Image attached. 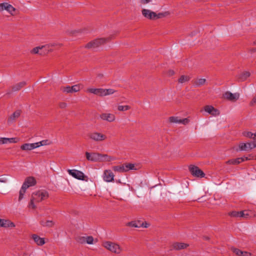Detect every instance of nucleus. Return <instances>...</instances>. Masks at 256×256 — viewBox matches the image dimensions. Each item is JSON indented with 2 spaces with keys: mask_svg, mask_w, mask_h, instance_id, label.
I'll use <instances>...</instances> for the list:
<instances>
[{
  "mask_svg": "<svg viewBox=\"0 0 256 256\" xmlns=\"http://www.w3.org/2000/svg\"><path fill=\"white\" fill-rule=\"evenodd\" d=\"M48 197V192L44 190H40L34 192L32 194L28 207L34 210L36 208V204L46 200Z\"/></svg>",
  "mask_w": 256,
  "mask_h": 256,
  "instance_id": "f257e3e1",
  "label": "nucleus"
},
{
  "mask_svg": "<svg viewBox=\"0 0 256 256\" xmlns=\"http://www.w3.org/2000/svg\"><path fill=\"white\" fill-rule=\"evenodd\" d=\"M102 246L112 253L118 254H120L123 250L118 244L110 241L104 242Z\"/></svg>",
  "mask_w": 256,
  "mask_h": 256,
  "instance_id": "f03ea898",
  "label": "nucleus"
},
{
  "mask_svg": "<svg viewBox=\"0 0 256 256\" xmlns=\"http://www.w3.org/2000/svg\"><path fill=\"white\" fill-rule=\"evenodd\" d=\"M110 38H100L93 40L88 43L85 48H95L102 45L110 40Z\"/></svg>",
  "mask_w": 256,
  "mask_h": 256,
  "instance_id": "7ed1b4c3",
  "label": "nucleus"
},
{
  "mask_svg": "<svg viewBox=\"0 0 256 256\" xmlns=\"http://www.w3.org/2000/svg\"><path fill=\"white\" fill-rule=\"evenodd\" d=\"M83 88V85L81 84H75L72 86H62L60 88V90L65 94L74 93L79 92L81 89Z\"/></svg>",
  "mask_w": 256,
  "mask_h": 256,
  "instance_id": "20e7f679",
  "label": "nucleus"
},
{
  "mask_svg": "<svg viewBox=\"0 0 256 256\" xmlns=\"http://www.w3.org/2000/svg\"><path fill=\"white\" fill-rule=\"evenodd\" d=\"M50 45H45L41 46H37L34 48L30 50V53L32 54H39L40 55H44L47 54L51 49H50Z\"/></svg>",
  "mask_w": 256,
  "mask_h": 256,
  "instance_id": "39448f33",
  "label": "nucleus"
},
{
  "mask_svg": "<svg viewBox=\"0 0 256 256\" xmlns=\"http://www.w3.org/2000/svg\"><path fill=\"white\" fill-rule=\"evenodd\" d=\"M88 136L96 142L104 141L107 139V136L106 134L98 132H91L88 134Z\"/></svg>",
  "mask_w": 256,
  "mask_h": 256,
  "instance_id": "423d86ee",
  "label": "nucleus"
},
{
  "mask_svg": "<svg viewBox=\"0 0 256 256\" xmlns=\"http://www.w3.org/2000/svg\"><path fill=\"white\" fill-rule=\"evenodd\" d=\"M189 170L192 176L198 178H204L205 176L204 173L198 166H190Z\"/></svg>",
  "mask_w": 256,
  "mask_h": 256,
  "instance_id": "0eeeda50",
  "label": "nucleus"
},
{
  "mask_svg": "<svg viewBox=\"0 0 256 256\" xmlns=\"http://www.w3.org/2000/svg\"><path fill=\"white\" fill-rule=\"evenodd\" d=\"M68 172L69 174L75 178L80 180H84L85 177L84 174L80 170H68Z\"/></svg>",
  "mask_w": 256,
  "mask_h": 256,
  "instance_id": "6e6552de",
  "label": "nucleus"
},
{
  "mask_svg": "<svg viewBox=\"0 0 256 256\" xmlns=\"http://www.w3.org/2000/svg\"><path fill=\"white\" fill-rule=\"evenodd\" d=\"M223 97L227 100L236 102L238 99L240 94L238 93L232 94L230 92H226L224 94Z\"/></svg>",
  "mask_w": 256,
  "mask_h": 256,
  "instance_id": "1a4fd4ad",
  "label": "nucleus"
},
{
  "mask_svg": "<svg viewBox=\"0 0 256 256\" xmlns=\"http://www.w3.org/2000/svg\"><path fill=\"white\" fill-rule=\"evenodd\" d=\"M86 158L88 160L92 162H99L100 154L97 152L90 153L88 152H86Z\"/></svg>",
  "mask_w": 256,
  "mask_h": 256,
  "instance_id": "9d476101",
  "label": "nucleus"
},
{
  "mask_svg": "<svg viewBox=\"0 0 256 256\" xmlns=\"http://www.w3.org/2000/svg\"><path fill=\"white\" fill-rule=\"evenodd\" d=\"M114 175L112 170H105L104 172L103 179L106 182H112L114 180Z\"/></svg>",
  "mask_w": 256,
  "mask_h": 256,
  "instance_id": "9b49d317",
  "label": "nucleus"
},
{
  "mask_svg": "<svg viewBox=\"0 0 256 256\" xmlns=\"http://www.w3.org/2000/svg\"><path fill=\"white\" fill-rule=\"evenodd\" d=\"M142 14L146 18L154 20H156V13L148 9H143L142 10Z\"/></svg>",
  "mask_w": 256,
  "mask_h": 256,
  "instance_id": "f8f14e48",
  "label": "nucleus"
},
{
  "mask_svg": "<svg viewBox=\"0 0 256 256\" xmlns=\"http://www.w3.org/2000/svg\"><path fill=\"white\" fill-rule=\"evenodd\" d=\"M250 158H248L246 156H243L241 158H238L235 159H231L228 160L226 162V164H233V165H236L238 164L245 160H250Z\"/></svg>",
  "mask_w": 256,
  "mask_h": 256,
  "instance_id": "ddd939ff",
  "label": "nucleus"
},
{
  "mask_svg": "<svg viewBox=\"0 0 256 256\" xmlns=\"http://www.w3.org/2000/svg\"><path fill=\"white\" fill-rule=\"evenodd\" d=\"M204 110L213 116H218L220 114L219 110L212 106L207 105L204 108Z\"/></svg>",
  "mask_w": 256,
  "mask_h": 256,
  "instance_id": "4468645a",
  "label": "nucleus"
},
{
  "mask_svg": "<svg viewBox=\"0 0 256 256\" xmlns=\"http://www.w3.org/2000/svg\"><path fill=\"white\" fill-rule=\"evenodd\" d=\"M36 184V180L34 177L30 176L27 178L23 183L22 186L26 188H28L30 186H34Z\"/></svg>",
  "mask_w": 256,
  "mask_h": 256,
  "instance_id": "2eb2a0df",
  "label": "nucleus"
},
{
  "mask_svg": "<svg viewBox=\"0 0 256 256\" xmlns=\"http://www.w3.org/2000/svg\"><path fill=\"white\" fill-rule=\"evenodd\" d=\"M100 117L102 120L108 122H112L116 120L115 116L110 113H102L100 114Z\"/></svg>",
  "mask_w": 256,
  "mask_h": 256,
  "instance_id": "dca6fc26",
  "label": "nucleus"
},
{
  "mask_svg": "<svg viewBox=\"0 0 256 256\" xmlns=\"http://www.w3.org/2000/svg\"><path fill=\"white\" fill-rule=\"evenodd\" d=\"M1 220L0 222V227L4 228H14L16 226L15 224L12 222L11 220L8 219H2L1 218Z\"/></svg>",
  "mask_w": 256,
  "mask_h": 256,
  "instance_id": "f3484780",
  "label": "nucleus"
},
{
  "mask_svg": "<svg viewBox=\"0 0 256 256\" xmlns=\"http://www.w3.org/2000/svg\"><path fill=\"white\" fill-rule=\"evenodd\" d=\"M188 244L183 242H174L170 246V250H180L186 248Z\"/></svg>",
  "mask_w": 256,
  "mask_h": 256,
  "instance_id": "a211bd4d",
  "label": "nucleus"
},
{
  "mask_svg": "<svg viewBox=\"0 0 256 256\" xmlns=\"http://www.w3.org/2000/svg\"><path fill=\"white\" fill-rule=\"evenodd\" d=\"M126 225L129 226L134 227V228H140V227H144L147 228V224H144V222H140L139 221H132L128 222Z\"/></svg>",
  "mask_w": 256,
  "mask_h": 256,
  "instance_id": "6ab92c4d",
  "label": "nucleus"
},
{
  "mask_svg": "<svg viewBox=\"0 0 256 256\" xmlns=\"http://www.w3.org/2000/svg\"><path fill=\"white\" fill-rule=\"evenodd\" d=\"M38 148L37 144L36 143H26L21 146L20 148L24 150H30Z\"/></svg>",
  "mask_w": 256,
  "mask_h": 256,
  "instance_id": "aec40b11",
  "label": "nucleus"
},
{
  "mask_svg": "<svg viewBox=\"0 0 256 256\" xmlns=\"http://www.w3.org/2000/svg\"><path fill=\"white\" fill-rule=\"evenodd\" d=\"M231 250L238 256H250V254L247 252L242 251L238 248H232Z\"/></svg>",
  "mask_w": 256,
  "mask_h": 256,
  "instance_id": "412c9836",
  "label": "nucleus"
},
{
  "mask_svg": "<svg viewBox=\"0 0 256 256\" xmlns=\"http://www.w3.org/2000/svg\"><path fill=\"white\" fill-rule=\"evenodd\" d=\"M239 148L241 150L248 151L252 149V142H241L239 144Z\"/></svg>",
  "mask_w": 256,
  "mask_h": 256,
  "instance_id": "4be33fe9",
  "label": "nucleus"
},
{
  "mask_svg": "<svg viewBox=\"0 0 256 256\" xmlns=\"http://www.w3.org/2000/svg\"><path fill=\"white\" fill-rule=\"evenodd\" d=\"M32 238L34 242L38 246H42L45 244V241L44 238H40L39 236L36 234L32 235Z\"/></svg>",
  "mask_w": 256,
  "mask_h": 256,
  "instance_id": "5701e85b",
  "label": "nucleus"
},
{
  "mask_svg": "<svg viewBox=\"0 0 256 256\" xmlns=\"http://www.w3.org/2000/svg\"><path fill=\"white\" fill-rule=\"evenodd\" d=\"M86 92L92 93L102 96V88H89L86 89Z\"/></svg>",
  "mask_w": 256,
  "mask_h": 256,
  "instance_id": "b1692460",
  "label": "nucleus"
},
{
  "mask_svg": "<svg viewBox=\"0 0 256 256\" xmlns=\"http://www.w3.org/2000/svg\"><path fill=\"white\" fill-rule=\"evenodd\" d=\"M21 111L20 110L14 112L8 118V122H12L18 118L20 115Z\"/></svg>",
  "mask_w": 256,
  "mask_h": 256,
  "instance_id": "393cba45",
  "label": "nucleus"
},
{
  "mask_svg": "<svg viewBox=\"0 0 256 256\" xmlns=\"http://www.w3.org/2000/svg\"><path fill=\"white\" fill-rule=\"evenodd\" d=\"M250 75L248 72H244L238 74V78L240 82L245 81Z\"/></svg>",
  "mask_w": 256,
  "mask_h": 256,
  "instance_id": "a878e982",
  "label": "nucleus"
},
{
  "mask_svg": "<svg viewBox=\"0 0 256 256\" xmlns=\"http://www.w3.org/2000/svg\"><path fill=\"white\" fill-rule=\"evenodd\" d=\"M99 162H110L114 160V158L108 154H100Z\"/></svg>",
  "mask_w": 256,
  "mask_h": 256,
  "instance_id": "bb28decb",
  "label": "nucleus"
},
{
  "mask_svg": "<svg viewBox=\"0 0 256 256\" xmlns=\"http://www.w3.org/2000/svg\"><path fill=\"white\" fill-rule=\"evenodd\" d=\"M26 82H18L15 85H14L12 87V90L14 92L18 91L20 90L22 88H23L24 86H26Z\"/></svg>",
  "mask_w": 256,
  "mask_h": 256,
  "instance_id": "cd10ccee",
  "label": "nucleus"
},
{
  "mask_svg": "<svg viewBox=\"0 0 256 256\" xmlns=\"http://www.w3.org/2000/svg\"><path fill=\"white\" fill-rule=\"evenodd\" d=\"M6 11L12 16H14L17 14L18 10L12 5L8 4Z\"/></svg>",
  "mask_w": 256,
  "mask_h": 256,
  "instance_id": "c85d7f7f",
  "label": "nucleus"
},
{
  "mask_svg": "<svg viewBox=\"0 0 256 256\" xmlns=\"http://www.w3.org/2000/svg\"><path fill=\"white\" fill-rule=\"evenodd\" d=\"M40 224L43 226L52 228L54 226V222L52 220H43L40 222Z\"/></svg>",
  "mask_w": 256,
  "mask_h": 256,
  "instance_id": "c756f323",
  "label": "nucleus"
},
{
  "mask_svg": "<svg viewBox=\"0 0 256 256\" xmlns=\"http://www.w3.org/2000/svg\"><path fill=\"white\" fill-rule=\"evenodd\" d=\"M116 91L112 88H102V96L114 94Z\"/></svg>",
  "mask_w": 256,
  "mask_h": 256,
  "instance_id": "7c9ffc66",
  "label": "nucleus"
},
{
  "mask_svg": "<svg viewBox=\"0 0 256 256\" xmlns=\"http://www.w3.org/2000/svg\"><path fill=\"white\" fill-rule=\"evenodd\" d=\"M2 143L5 144L7 143H16L18 142L16 138H2Z\"/></svg>",
  "mask_w": 256,
  "mask_h": 256,
  "instance_id": "2f4dec72",
  "label": "nucleus"
},
{
  "mask_svg": "<svg viewBox=\"0 0 256 256\" xmlns=\"http://www.w3.org/2000/svg\"><path fill=\"white\" fill-rule=\"evenodd\" d=\"M112 170L114 172H126V170L124 169V164L120 165V166H114L112 167Z\"/></svg>",
  "mask_w": 256,
  "mask_h": 256,
  "instance_id": "473e14b6",
  "label": "nucleus"
},
{
  "mask_svg": "<svg viewBox=\"0 0 256 256\" xmlns=\"http://www.w3.org/2000/svg\"><path fill=\"white\" fill-rule=\"evenodd\" d=\"M250 216V212L248 210H244L240 212L239 218L246 219Z\"/></svg>",
  "mask_w": 256,
  "mask_h": 256,
  "instance_id": "72a5a7b5",
  "label": "nucleus"
},
{
  "mask_svg": "<svg viewBox=\"0 0 256 256\" xmlns=\"http://www.w3.org/2000/svg\"><path fill=\"white\" fill-rule=\"evenodd\" d=\"M206 82L204 78H198L194 80V84L196 86H200L204 85Z\"/></svg>",
  "mask_w": 256,
  "mask_h": 256,
  "instance_id": "f704fd0d",
  "label": "nucleus"
},
{
  "mask_svg": "<svg viewBox=\"0 0 256 256\" xmlns=\"http://www.w3.org/2000/svg\"><path fill=\"white\" fill-rule=\"evenodd\" d=\"M124 169L126 170V172L128 171L131 170H136L135 166L133 164L130 163H126L124 164Z\"/></svg>",
  "mask_w": 256,
  "mask_h": 256,
  "instance_id": "c9c22d12",
  "label": "nucleus"
},
{
  "mask_svg": "<svg viewBox=\"0 0 256 256\" xmlns=\"http://www.w3.org/2000/svg\"><path fill=\"white\" fill-rule=\"evenodd\" d=\"M26 188H24L23 186H22L20 192H19V196H18V201H21L23 198L24 196L26 193Z\"/></svg>",
  "mask_w": 256,
  "mask_h": 256,
  "instance_id": "e433bc0d",
  "label": "nucleus"
},
{
  "mask_svg": "<svg viewBox=\"0 0 256 256\" xmlns=\"http://www.w3.org/2000/svg\"><path fill=\"white\" fill-rule=\"evenodd\" d=\"M190 80V77L188 76H181L178 79V82L180 83H184L185 82H188Z\"/></svg>",
  "mask_w": 256,
  "mask_h": 256,
  "instance_id": "4c0bfd02",
  "label": "nucleus"
},
{
  "mask_svg": "<svg viewBox=\"0 0 256 256\" xmlns=\"http://www.w3.org/2000/svg\"><path fill=\"white\" fill-rule=\"evenodd\" d=\"M169 121L171 123L180 124V119L177 116H170L169 118Z\"/></svg>",
  "mask_w": 256,
  "mask_h": 256,
  "instance_id": "58836bf2",
  "label": "nucleus"
},
{
  "mask_svg": "<svg viewBox=\"0 0 256 256\" xmlns=\"http://www.w3.org/2000/svg\"><path fill=\"white\" fill-rule=\"evenodd\" d=\"M170 13L168 12H160L158 14H156V20L158 18H160L164 17H166L168 16Z\"/></svg>",
  "mask_w": 256,
  "mask_h": 256,
  "instance_id": "ea45409f",
  "label": "nucleus"
},
{
  "mask_svg": "<svg viewBox=\"0 0 256 256\" xmlns=\"http://www.w3.org/2000/svg\"><path fill=\"white\" fill-rule=\"evenodd\" d=\"M130 108V106L128 105L126 106H118V110L119 111H126Z\"/></svg>",
  "mask_w": 256,
  "mask_h": 256,
  "instance_id": "a19ab883",
  "label": "nucleus"
},
{
  "mask_svg": "<svg viewBox=\"0 0 256 256\" xmlns=\"http://www.w3.org/2000/svg\"><path fill=\"white\" fill-rule=\"evenodd\" d=\"M36 144H37L38 148V147H40V146H46V145H48V144H50L48 140H42L40 142H36Z\"/></svg>",
  "mask_w": 256,
  "mask_h": 256,
  "instance_id": "79ce46f5",
  "label": "nucleus"
},
{
  "mask_svg": "<svg viewBox=\"0 0 256 256\" xmlns=\"http://www.w3.org/2000/svg\"><path fill=\"white\" fill-rule=\"evenodd\" d=\"M8 4L7 2H3L0 4V12H2L4 10H6L8 8Z\"/></svg>",
  "mask_w": 256,
  "mask_h": 256,
  "instance_id": "37998d69",
  "label": "nucleus"
},
{
  "mask_svg": "<svg viewBox=\"0 0 256 256\" xmlns=\"http://www.w3.org/2000/svg\"><path fill=\"white\" fill-rule=\"evenodd\" d=\"M76 241L80 244L86 243V236H78Z\"/></svg>",
  "mask_w": 256,
  "mask_h": 256,
  "instance_id": "c03bdc74",
  "label": "nucleus"
},
{
  "mask_svg": "<svg viewBox=\"0 0 256 256\" xmlns=\"http://www.w3.org/2000/svg\"><path fill=\"white\" fill-rule=\"evenodd\" d=\"M228 215L234 218H239L240 212L232 211L228 213Z\"/></svg>",
  "mask_w": 256,
  "mask_h": 256,
  "instance_id": "a18cd8bd",
  "label": "nucleus"
},
{
  "mask_svg": "<svg viewBox=\"0 0 256 256\" xmlns=\"http://www.w3.org/2000/svg\"><path fill=\"white\" fill-rule=\"evenodd\" d=\"M94 242V238L92 236H86V243L88 244H92Z\"/></svg>",
  "mask_w": 256,
  "mask_h": 256,
  "instance_id": "49530a36",
  "label": "nucleus"
},
{
  "mask_svg": "<svg viewBox=\"0 0 256 256\" xmlns=\"http://www.w3.org/2000/svg\"><path fill=\"white\" fill-rule=\"evenodd\" d=\"M243 134L244 136H245L246 137L252 138L254 140V134H253L251 132H244L243 133Z\"/></svg>",
  "mask_w": 256,
  "mask_h": 256,
  "instance_id": "de8ad7c7",
  "label": "nucleus"
},
{
  "mask_svg": "<svg viewBox=\"0 0 256 256\" xmlns=\"http://www.w3.org/2000/svg\"><path fill=\"white\" fill-rule=\"evenodd\" d=\"M190 120L188 118H185L184 119H180V124H186L189 122Z\"/></svg>",
  "mask_w": 256,
  "mask_h": 256,
  "instance_id": "09e8293b",
  "label": "nucleus"
},
{
  "mask_svg": "<svg viewBox=\"0 0 256 256\" xmlns=\"http://www.w3.org/2000/svg\"><path fill=\"white\" fill-rule=\"evenodd\" d=\"M8 181L6 178L5 177L3 176H2L1 177H0V182H6Z\"/></svg>",
  "mask_w": 256,
  "mask_h": 256,
  "instance_id": "8fccbe9b",
  "label": "nucleus"
},
{
  "mask_svg": "<svg viewBox=\"0 0 256 256\" xmlns=\"http://www.w3.org/2000/svg\"><path fill=\"white\" fill-rule=\"evenodd\" d=\"M174 74V72L173 70H169L168 72V75L170 76H173Z\"/></svg>",
  "mask_w": 256,
  "mask_h": 256,
  "instance_id": "3c124183",
  "label": "nucleus"
},
{
  "mask_svg": "<svg viewBox=\"0 0 256 256\" xmlns=\"http://www.w3.org/2000/svg\"><path fill=\"white\" fill-rule=\"evenodd\" d=\"M60 107L62 108H65L66 106V104L65 102H61L60 104Z\"/></svg>",
  "mask_w": 256,
  "mask_h": 256,
  "instance_id": "603ef678",
  "label": "nucleus"
},
{
  "mask_svg": "<svg viewBox=\"0 0 256 256\" xmlns=\"http://www.w3.org/2000/svg\"><path fill=\"white\" fill-rule=\"evenodd\" d=\"M151 0H140V2L142 4H145L150 2Z\"/></svg>",
  "mask_w": 256,
  "mask_h": 256,
  "instance_id": "864d4df0",
  "label": "nucleus"
},
{
  "mask_svg": "<svg viewBox=\"0 0 256 256\" xmlns=\"http://www.w3.org/2000/svg\"><path fill=\"white\" fill-rule=\"evenodd\" d=\"M256 104V97H254V98H252V100L251 101V102H250V104H251L252 105H253V104Z\"/></svg>",
  "mask_w": 256,
  "mask_h": 256,
  "instance_id": "5fc2aeb1",
  "label": "nucleus"
},
{
  "mask_svg": "<svg viewBox=\"0 0 256 256\" xmlns=\"http://www.w3.org/2000/svg\"><path fill=\"white\" fill-rule=\"evenodd\" d=\"M252 148H256V142H252Z\"/></svg>",
  "mask_w": 256,
  "mask_h": 256,
  "instance_id": "6e6d98bb",
  "label": "nucleus"
},
{
  "mask_svg": "<svg viewBox=\"0 0 256 256\" xmlns=\"http://www.w3.org/2000/svg\"><path fill=\"white\" fill-rule=\"evenodd\" d=\"M254 140H256V132L254 133Z\"/></svg>",
  "mask_w": 256,
  "mask_h": 256,
  "instance_id": "4d7b16f0",
  "label": "nucleus"
},
{
  "mask_svg": "<svg viewBox=\"0 0 256 256\" xmlns=\"http://www.w3.org/2000/svg\"><path fill=\"white\" fill-rule=\"evenodd\" d=\"M2 138H0V144H2Z\"/></svg>",
  "mask_w": 256,
  "mask_h": 256,
  "instance_id": "13d9d810",
  "label": "nucleus"
}]
</instances>
